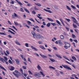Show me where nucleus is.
Returning a JSON list of instances; mask_svg holds the SVG:
<instances>
[{
	"mask_svg": "<svg viewBox=\"0 0 79 79\" xmlns=\"http://www.w3.org/2000/svg\"><path fill=\"white\" fill-rule=\"evenodd\" d=\"M31 34L34 39H44V36L42 35L39 33H35L34 31H31Z\"/></svg>",
	"mask_w": 79,
	"mask_h": 79,
	"instance_id": "nucleus-1",
	"label": "nucleus"
},
{
	"mask_svg": "<svg viewBox=\"0 0 79 79\" xmlns=\"http://www.w3.org/2000/svg\"><path fill=\"white\" fill-rule=\"evenodd\" d=\"M13 74L18 78L19 77V76L18 75L19 74V72L18 70H15L14 72H13Z\"/></svg>",
	"mask_w": 79,
	"mask_h": 79,
	"instance_id": "nucleus-2",
	"label": "nucleus"
},
{
	"mask_svg": "<svg viewBox=\"0 0 79 79\" xmlns=\"http://www.w3.org/2000/svg\"><path fill=\"white\" fill-rule=\"evenodd\" d=\"M0 61H2V63H5V62H6V64H8V62H6V61L4 59H3L2 57H0Z\"/></svg>",
	"mask_w": 79,
	"mask_h": 79,
	"instance_id": "nucleus-3",
	"label": "nucleus"
},
{
	"mask_svg": "<svg viewBox=\"0 0 79 79\" xmlns=\"http://www.w3.org/2000/svg\"><path fill=\"white\" fill-rule=\"evenodd\" d=\"M62 66L65 69H69V70H72V69L71 68L69 67L67 65H62Z\"/></svg>",
	"mask_w": 79,
	"mask_h": 79,
	"instance_id": "nucleus-4",
	"label": "nucleus"
},
{
	"mask_svg": "<svg viewBox=\"0 0 79 79\" xmlns=\"http://www.w3.org/2000/svg\"><path fill=\"white\" fill-rule=\"evenodd\" d=\"M40 56H41V57L43 59L47 58V56H46L42 55L41 54H40Z\"/></svg>",
	"mask_w": 79,
	"mask_h": 79,
	"instance_id": "nucleus-5",
	"label": "nucleus"
},
{
	"mask_svg": "<svg viewBox=\"0 0 79 79\" xmlns=\"http://www.w3.org/2000/svg\"><path fill=\"white\" fill-rule=\"evenodd\" d=\"M44 10L45 11H46V12L49 13H52V11L50 10H47L45 9H44Z\"/></svg>",
	"mask_w": 79,
	"mask_h": 79,
	"instance_id": "nucleus-6",
	"label": "nucleus"
},
{
	"mask_svg": "<svg viewBox=\"0 0 79 79\" xmlns=\"http://www.w3.org/2000/svg\"><path fill=\"white\" fill-rule=\"evenodd\" d=\"M65 45L66 46H67L68 47H69L71 46V45H70V44L67 42H65Z\"/></svg>",
	"mask_w": 79,
	"mask_h": 79,
	"instance_id": "nucleus-7",
	"label": "nucleus"
},
{
	"mask_svg": "<svg viewBox=\"0 0 79 79\" xmlns=\"http://www.w3.org/2000/svg\"><path fill=\"white\" fill-rule=\"evenodd\" d=\"M72 18L73 19V21L74 22V23H76L77 22V20H76V19L74 17H72Z\"/></svg>",
	"mask_w": 79,
	"mask_h": 79,
	"instance_id": "nucleus-8",
	"label": "nucleus"
},
{
	"mask_svg": "<svg viewBox=\"0 0 79 79\" xmlns=\"http://www.w3.org/2000/svg\"><path fill=\"white\" fill-rule=\"evenodd\" d=\"M27 23L29 26H34V25L31 24V22L29 21H27Z\"/></svg>",
	"mask_w": 79,
	"mask_h": 79,
	"instance_id": "nucleus-9",
	"label": "nucleus"
},
{
	"mask_svg": "<svg viewBox=\"0 0 79 79\" xmlns=\"http://www.w3.org/2000/svg\"><path fill=\"white\" fill-rule=\"evenodd\" d=\"M34 75L35 77H37V76H40L39 73H35L34 74Z\"/></svg>",
	"mask_w": 79,
	"mask_h": 79,
	"instance_id": "nucleus-10",
	"label": "nucleus"
},
{
	"mask_svg": "<svg viewBox=\"0 0 79 79\" xmlns=\"http://www.w3.org/2000/svg\"><path fill=\"white\" fill-rule=\"evenodd\" d=\"M38 15H37V17H38V18H39L40 19H42V17L40 16H41V15L38 14Z\"/></svg>",
	"mask_w": 79,
	"mask_h": 79,
	"instance_id": "nucleus-11",
	"label": "nucleus"
},
{
	"mask_svg": "<svg viewBox=\"0 0 79 79\" xmlns=\"http://www.w3.org/2000/svg\"><path fill=\"white\" fill-rule=\"evenodd\" d=\"M20 56L22 58V59H23L24 61H26V62H27L26 61V59L25 58L23 57L24 56L22 55H21Z\"/></svg>",
	"mask_w": 79,
	"mask_h": 79,
	"instance_id": "nucleus-12",
	"label": "nucleus"
},
{
	"mask_svg": "<svg viewBox=\"0 0 79 79\" xmlns=\"http://www.w3.org/2000/svg\"><path fill=\"white\" fill-rule=\"evenodd\" d=\"M56 56H57V57H58V58H60V59H62V57H61V56L58 54H56Z\"/></svg>",
	"mask_w": 79,
	"mask_h": 79,
	"instance_id": "nucleus-13",
	"label": "nucleus"
},
{
	"mask_svg": "<svg viewBox=\"0 0 79 79\" xmlns=\"http://www.w3.org/2000/svg\"><path fill=\"white\" fill-rule=\"evenodd\" d=\"M14 69H15V67L13 66H11L10 68V71H13Z\"/></svg>",
	"mask_w": 79,
	"mask_h": 79,
	"instance_id": "nucleus-14",
	"label": "nucleus"
},
{
	"mask_svg": "<svg viewBox=\"0 0 79 79\" xmlns=\"http://www.w3.org/2000/svg\"><path fill=\"white\" fill-rule=\"evenodd\" d=\"M37 68L38 69V70H40L41 69V67L40 66L39 64H38V65L37 66Z\"/></svg>",
	"mask_w": 79,
	"mask_h": 79,
	"instance_id": "nucleus-15",
	"label": "nucleus"
},
{
	"mask_svg": "<svg viewBox=\"0 0 79 79\" xmlns=\"http://www.w3.org/2000/svg\"><path fill=\"white\" fill-rule=\"evenodd\" d=\"M58 43L60 46L63 45V44L62 43L61 41V40H59Z\"/></svg>",
	"mask_w": 79,
	"mask_h": 79,
	"instance_id": "nucleus-16",
	"label": "nucleus"
},
{
	"mask_svg": "<svg viewBox=\"0 0 79 79\" xmlns=\"http://www.w3.org/2000/svg\"><path fill=\"white\" fill-rule=\"evenodd\" d=\"M23 8L25 11L27 12V13H30L29 12V10L26 9L25 7H24Z\"/></svg>",
	"mask_w": 79,
	"mask_h": 79,
	"instance_id": "nucleus-17",
	"label": "nucleus"
},
{
	"mask_svg": "<svg viewBox=\"0 0 79 79\" xmlns=\"http://www.w3.org/2000/svg\"><path fill=\"white\" fill-rule=\"evenodd\" d=\"M40 48H41L42 49H43V50H45V48H44V47H43L42 46L40 45L39 46Z\"/></svg>",
	"mask_w": 79,
	"mask_h": 79,
	"instance_id": "nucleus-18",
	"label": "nucleus"
},
{
	"mask_svg": "<svg viewBox=\"0 0 79 79\" xmlns=\"http://www.w3.org/2000/svg\"><path fill=\"white\" fill-rule=\"evenodd\" d=\"M47 19L49 21H51V22H53V19H50L49 18H47Z\"/></svg>",
	"mask_w": 79,
	"mask_h": 79,
	"instance_id": "nucleus-19",
	"label": "nucleus"
},
{
	"mask_svg": "<svg viewBox=\"0 0 79 79\" xmlns=\"http://www.w3.org/2000/svg\"><path fill=\"white\" fill-rule=\"evenodd\" d=\"M15 61L16 62L17 64H19V59H15Z\"/></svg>",
	"mask_w": 79,
	"mask_h": 79,
	"instance_id": "nucleus-20",
	"label": "nucleus"
},
{
	"mask_svg": "<svg viewBox=\"0 0 79 79\" xmlns=\"http://www.w3.org/2000/svg\"><path fill=\"white\" fill-rule=\"evenodd\" d=\"M8 32H10V33H11V34H15V33L11 31L10 30H8Z\"/></svg>",
	"mask_w": 79,
	"mask_h": 79,
	"instance_id": "nucleus-21",
	"label": "nucleus"
},
{
	"mask_svg": "<svg viewBox=\"0 0 79 79\" xmlns=\"http://www.w3.org/2000/svg\"><path fill=\"white\" fill-rule=\"evenodd\" d=\"M35 5H37V6H42V5H41V4L39 3H35Z\"/></svg>",
	"mask_w": 79,
	"mask_h": 79,
	"instance_id": "nucleus-22",
	"label": "nucleus"
},
{
	"mask_svg": "<svg viewBox=\"0 0 79 79\" xmlns=\"http://www.w3.org/2000/svg\"><path fill=\"white\" fill-rule=\"evenodd\" d=\"M23 26H26V27H27L28 28H30V27L29 26H28L27 24L26 23H23Z\"/></svg>",
	"mask_w": 79,
	"mask_h": 79,
	"instance_id": "nucleus-23",
	"label": "nucleus"
},
{
	"mask_svg": "<svg viewBox=\"0 0 79 79\" xmlns=\"http://www.w3.org/2000/svg\"><path fill=\"white\" fill-rule=\"evenodd\" d=\"M56 22L57 23V24L60 25V26H61V24L60 22L58 20H56Z\"/></svg>",
	"mask_w": 79,
	"mask_h": 79,
	"instance_id": "nucleus-24",
	"label": "nucleus"
},
{
	"mask_svg": "<svg viewBox=\"0 0 79 79\" xmlns=\"http://www.w3.org/2000/svg\"><path fill=\"white\" fill-rule=\"evenodd\" d=\"M63 57L65 58V59L66 60H68V61H70L69 60V59H68V58L67 57H66V56H63Z\"/></svg>",
	"mask_w": 79,
	"mask_h": 79,
	"instance_id": "nucleus-25",
	"label": "nucleus"
},
{
	"mask_svg": "<svg viewBox=\"0 0 79 79\" xmlns=\"http://www.w3.org/2000/svg\"><path fill=\"white\" fill-rule=\"evenodd\" d=\"M14 24L16 26H19V24L18 22H16L15 21H14Z\"/></svg>",
	"mask_w": 79,
	"mask_h": 79,
	"instance_id": "nucleus-26",
	"label": "nucleus"
},
{
	"mask_svg": "<svg viewBox=\"0 0 79 79\" xmlns=\"http://www.w3.org/2000/svg\"><path fill=\"white\" fill-rule=\"evenodd\" d=\"M0 68L1 69H3V70H4V71H6V70L5 69V68H4L3 67V66L1 65H0Z\"/></svg>",
	"mask_w": 79,
	"mask_h": 79,
	"instance_id": "nucleus-27",
	"label": "nucleus"
},
{
	"mask_svg": "<svg viewBox=\"0 0 79 79\" xmlns=\"http://www.w3.org/2000/svg\"><path fill=\"white\" fill-rule=\"evenodd\" d=\"M60 38L61 39L63 40L64 39V36L63 35H60Z\"/></svg>",
	"mask_w": 79,
	"mask_h": 79,
	"instance_id": "nucleus-28",
	"label": "nucleus"
},
{
	"mask_svg": "<svg viewBox=\"0 0 79 79\" xmlns=\"http://www.w3.org/2000/svg\"><path fill=\"white\" fill-rule=\"evenodd\" d=\"M49 59L52 62H55V59H53L52 58H50Z\"/></svg>",
	"mask_w": 79,
	"mask_h": 79,
	"instance_id": "nucleus-29",
	"label": "nucleus"
},
{
	"mask_svg": "<svg viewBox=\"0 0 79 79\" xmlns=\"http://www.w3.org/2000/svg\"><path fill=\"white\" fill-rule=\"evenodd\" d=\"M66 7H67V8L69 10H70V11H71V8H70L69 6H66Z\"/></svg>",
	"mask_w": 79,
	"mask_h": 79,
	"instance_id": "nucleus-30",
	"label": "nucleus"
},
{
	"mask_svg": "<svg viewBox=\"0 0 79 79\" xmlns=\"http://www.w3.org/2000/svg\"><path fill=\"white\" fill-rule=\"evenodd\" d=\"M0 35H6V34L5 33L0 32Z\"/></svg>",
	"mask_w": 79,
	"mask_h": 79,
	"instance_id": "nucleus-31",
	"label": "nucleus"
},
{
	"mask_svg": "<svg viewBox=\"0 0 79 79\" xmlns=\"http://www.w3.org/2000/svg\"><path fill=\"white\" fill-rule=\"evenodd\" d=\"M49 68H50V69H55V68L52 66H49Z\"/></svg>",
	"mask_w": 79,
	"mask_h": 79,
	"instance_id": "nucleus-32",
	"label": "nucleus"
},
{
	"mask_svg": "<svg viewBox=\"0 0 79 79\" xmlns=\"http://www.w3.org/2000/svg\"><path fill=\"white\" fill-rule=\"evenodd\" d=\"M71 7L73 8V9H76V7L73 5H71Z\"/></svg>",
	"mask_w": 79,
	"mask_h": 79,
	"instance_id": "nucleus-33",
	"label": "nucleus"
},
{
	"mask_svg": "<svg viewBox=\"0 0 79 79\" xmlns=\"http://www.w3.org/2000/svg\"><path fill=\"white\" fill-rule=\"evenodd\" d=\"M40 72L41 74H42V76H43V77H44V76H45V75H44V73H43V72H42L40 71Z\"/></svg>",
	"mask_w": 79,
	"mask_h": 79,
	"instance_id": "nucleus-34",
	"label": "nucleus"
},
{
	"mask_svg": "<svg viewBox=\"0 0 79 79\" xmlns=\"http://www.w3.org/2000/svg\"><path fill=\"white\" fill-rule=\"evenodd\" d=\"M73 27H74V28H77V26L76 25H75L74 23H73Z\"/></svg>",
	"mask_w": 79,
	"mask_h": 79,
	"instance_id": "nucleus-35",
	"label": "nucleus"
},
{
	"mask_svg": "<svg viewBox=\"0 0 79 79\" xmlns=\"http://www.w3.org/2000/svg\"><path fill=\"white\" fill-rule=\"evenodd\" d=\"M72 59H73L74 60H76V57H75L74 56H72Z\"/></svg>",
	"mask_w": 79,
	"mask_h": 79,
	"instance_id": "nucleus-36",
	"label": "nucleus"
},
{
	"mask_svg": "<svg viewBox=\"0 0 79 79\" xmlns=\"http://www.w3.org/2000/svg\"><path fill=\"white\" fill-rule=\"evenodd\" d=\"M46 26L47 27H50V23H48L47 24Z\"/></svg>",
	"mask_w": 79,
	"mask_h": 79,
	"instance_id": "nucleus-37",
	"label": "nucleus"
},
{
	"mask_svg": "<svg viewBox=\"0 0 79 79\" xmlns=\"http://www.w3.org/2000/svg\"><path fill=\"white\" fill-rule=\"evenodd\" d=\"M32 14H34V15H35L36 14V12L35 11V10H33L32 11Z\"/></svg>",
	"mask_w": 79,
	"mask_h": 79,
	"instance_id": "nucleus-38",
	"label": "nucleus"
},
{
	"mask_svg": "<svg viewBox=\"0 0 79 79\" xmlns=\"http://www.w3.org/2000/svg\"><path fill=\"white\" fill-rule=\"evenodd\" d=\"M25 45L26 47H29V44L28 43H25Z\"/></svg>",
	"mask_w": 79,
	"mask_h": 79,
	"instance_id": "nucleus-39",
	"label": "nucleus"
},
{
	"mask_svg": "<svg viewBox=\"0 0 79 79\" xmlns=\"http://www.w3.org/2000/svg\"><path fill=\"white\" fill-rule=\"evenodd\" d=\"M14 16L15 17H16V18H18V16L15 13H14Z\"/></svg>",
	"mask_w": 79,
	"mask_h": 79,
	"instance_id": "nucleus-40",
	"label": "nucleus"
},
{
	"mask_svg": "<svg viewBox=\"0 0 79 79\" xmlns=\"http://www.w3.org/2000/svg\"><path fill=\"white\" fill-rule=\"evenodd\" d=\"M38 43L39 44H43V42L41 41H39L38 42Z\"/></svg>",
	"mask_w": 79,
	"mask_h": 79,
	"instance_id": "nucleus-41",
	"label": "nucleus"
},
{
	"mask_svg": "<svg viewBox=\"0 0 79 79\" xmlns=\"http://www.w3.org/2000/svg\"><path fill=\"white\" fill-rule=\"evenodd\" d=\"M15 43L16 44L19 45H20V43H19V42L18 41H15Z\"/></svg>",
	"mask_w": 79,
	"mask_h": 79,
	"instance_id": "nucleus-42",
	"label": "nucleus"
},
{
	"mask_svg": "<svg viewBox=\"0 0 79 79\" xmlns=\"http://www.w3.org/2000/svg\"><path fill=\"white\" fill-rule=\"evenodd\" d=\"M28 72L29 73V74H31V75H32V72H31V71L30 70H28Z\"/></svg>",
	"mask_w": 79,
	"mask_h": 79,
	"instance_id": "nucleus-43",
	"label": "nucleus"
},
{
	"mask_svg": "<svg viewBox=\"0 0 79 79\" xmlns=\"http://www.w3.org/2000/svg\"><path fill=\"white\" fill-rule=\"evenodd\" d=\"M22 68L23 69H27V68L26 67L24 66H22Z\"/></svg>",
	"mask_w": 79,
	"mask_h": 79,
	"instance_id": "nucleus-44",
	"label": "nucleus"
},
{
	"mask_svg": "<svg viewBox=\"0 0 79 79\" xmlns=\"http://www.w3.org/2000/svg\"><path fill=\"white\" fill-rule=\"evenodd\" d=\"M51 24L52 26H55V25H56V24L55 23H51Z\"/></svg>",
	"mask_w": 79,
	"mask_h": 79,
	"instance_id": "nucleus-45",
	"label": "nucleus"
},
{
	"mask_svg": "<svg viewBox=\"0 0 79 79\" xmlns=\"http://www.w3.org/2000/svg\"><path fill=\"white\" fill-rule=\"evenodd\" d=\"M8 61L9 63H10V64H13V62H12V61H11V60H9Z\"/></svg>",
	"mask_w": 79,
	"mask_h": 79,
	"instance_id": "nucleus-46",
	"label": "nucleus"
},
{
	"mask_svg": "<svg viewBox=\"0 0 79 79\" xmlns=\"http://www.w3.org/2000/svg\"><path fill=\"white\" fill-rule=\"evenodd\" d=\"M72 37H73V39H75L76 38V36H75V35L73 34H72Z\"/></svg>",
	"mask_w": 79,
	"mask_h": 79,
	"instance_id": "nucleus-47",
	"label": "nucleus"
},
{
	"mask_svg": "<svg viewBox=\"0 0 79 79\" xmlns=\"http://www.w3.org/2000/svg\"><path fill=\"white\" fill-rule=\"evenodd\" d=\"M34 10H39V9L36 8V6H35L34 7Z\"/></svg>",
	"mask_w": 79,
	"mask_h": 79,
	"instance_id": "nucleus-48",
	"label": "nucleus"
},
{
	"mask_svg": "<svg viewBox=\"0 0 79 79\" xmlns=\"http://www.w3.org/2000/svg\"><path fill=\"white\" fill-rule=\"evenodd\" d=\"M34 55H36V56H39V54L37 53L36 52H35L34 53Z\"/></svg>",
	"mask_w": 79,
	"mask_h": 79,
	"instance_id": "nucleus-49",
	"label": "nucleus"
},
{
	"mask_svg": "<svg viewBox=\"0 0 79 79\" xmlns=\"http://www.w3.org/2000/svg\"><path fill=\"white\" fill-rule=\"evenodd\" d=\"M11 2H10V3H11V4H14L15 3V2H14V1H13V0H11Z\"/></svg>",
	"mask_w": 79,
	"mask_h": 79,
	"instance_id": "nucleus-50",
	"label": "nucleus"
},
{
	"mask_svg": "<svg viewBox=\"0 0 79 79\" xmlns=\"http://www.w3.org/2000/svg\"><path fill=\"white\" fill-rule=\"evenodd\" d=\"M20 71L22 74H23V69H20Z\"/></svg>",
	"mask_w": 79,
	"mask_h": 79,
	"instance_id": "nucleus-51",
	"label": "nucleus"
},
{
	"mask_svg": "<svg viewBox=\"0 0 79 79\" xmlns=\"http://www.w3.org/2000/svg\"><path fill=\"white\" fill-rule=\"evenodd\" d=\"M12 27L13 28L15 29V30L16 31H18V30L17 29H16V27H15V26H12Z\"/></svg>",
	"mask_w": 79,
	"mask_h": 79,
	"instance_id": "nucleus-52",
	"label": "nucleus"
},
{
	"mask_svg": "<svg viewBox=\"0 0 79 79\" xmlns=\"http://www.w3.org/2000/svg\"><path fill=\"white\" fill-rule=\"evenodd\" d=\"M29 20H31V21H33V22H34V23H35V21H34V20H33L32 19L30 18L29 19Z\"/></svg>",
	"mask_w": 79,
	"mask_h": 79,
	"instance_id": "nucleus-53",
	"label": "nucleus"
},
{
	"mask_svg": "<svg viewBox=\"0 0 79 79\" xmlns=\"http://www.w3.org/2000/svg\"><path fill=\"white\" fill-rule=\"evenodd\" d=\"M6 52L7 55H10V52H9L8 50H6Z\"/></svg>",
	"mask_w": 79,
	"mask_h": 79,
	"instance_id": "nucleus-54",
	"label": "nucleus"
},
{
	"mask_svg": "<svg viewBox=\"0 0 79 79\" xmlns=\"http://www.w3.org/2000/svg\"><path fill=\"white\" fill-rule=\"evenodd\" d=\"M65 62H66V63H67L69 64H70V65H71V64H71V63H69L67 61H65Z\"/></svg>",
	"mask_w": 79,
	"mask_h": 79,
	"instance_id": "nucleus-55",
	"label": "nucleus"
},
{
	"mask_svg": "<svg viewBox=\"0 0 79 79\" xmlns=\"http://www.w3.org/2000/svg\"><path fill=\"white\" fill-rule=\"evenodd\" d=\"M27 6H32V4H31V3H28L27 4Z\"/></svg>",
	"mask_w": 79,
	"mask_h": 79,
	"instance_id": "nucleus-56",
	"label": "nucleus"
},
{
	"mask_svg": "<svg viewBox=\"0 0 79 79\" xmlns=\"http://www.w3.org/2000/svg\"><path fill=\"white\" fill-rule=\"evenodd\" d=\"M4 58L5 61H7L8 60V58L6 57H4Z\"/></svg>",
	"mask_w": 79,
	"mask_h": 79,
	"instance_id": "nucleus-57",
	"label": "nucleus"
},
{
	"mask_svg": "<svg viewBox=\"0 0 79 79\" xmlns=\"http://www.w3.org/2000/svg\"><path fill=\"white\" fill-rule=\"evenodd\" d=\"M28 61H29L30 63H32V62H31V60H30V58H28Z\"/></svg>",
	"mask_w": 79,
	"mask_h": 79,
	"instance_id": "nucleus-58",
	"label": "nucleus"
},
{
	"mask_svg": "<svg viewBox=\"0 0 79 79\" xmlns=\"http://www.w3.org/2000/svg\"><path fill=\"white\" fill-rule=\"evenodd\" d=\"M65 19H66V20L67 21H68V22H69V21H70V19H69L65 18Z\"/></svg>",
	"mask_w": 79,
	"mask_h": 79,
	"instance_id": "nucleus-59",
	"label": "nucleus"
},
{
	"mask_svg": "<svg viewBox=\"0 0 79 79\" xmlns=\"http://www.w3.org/2000/svg\"><path fill=\"white\" fill-rule=\"evenodd\" d=\"M74 41L75 42H76V43H77L78 42L77 41V40H74Z\"/></svg>",
	"mask_w": 79,
	"mask_h": 79,
	"instance_id": "nucleus-60",
	"label": "nucleus"
},
{
	"mask_svg": "<svg viewBox=\"0 0 79 79\" xmlns=\"http://www.w3.org/2000/svg\"><path fill=\"white\" fill-rule=\"evenodd\" d=\"M76 76H77V75H74V77H75V78H76V79H79L78 77H77Z\"/></svg>",
	"mask_w": 79,
	"mask_h": 79,
	"instance_id": "nucleus-61",
	"label": "nucleus"
},
{
	"mask_svg": "<svg viewBox=\"0 0 79 79\" xmlns=\"http://www.w3.org/2000/svg\"><path fill=\"white\" fill-rule=\"evenodd\" d=\"M8 23H9V24H10V25H11V24H12V23H11V22H10V21L8 20Z\"/></svg>",
	"mask_w": 79,
	"mask_h": 79,
	"instance_id": "nucleus-62",
	"label": "nucleus"
},
{
	"mask_svg": "<svg viewBox=\"0 0 79 79\" xmlns=\"http://www.w3.org/2000/svg\"><path fill=\"white\" fill-rule=\"evenodd\" d=\"M53 48L55 50H57V48H56V47H53Z\"/></svg>",
	"mask_w": 79,
	"mask_h": 79,
	"instance_id": "nucleus-63",
	"label": "nucleus"
},
{
	"mask_svg": "<svg viewBox=\"0 0 79 79\" xmlns=\"http://www.w3.org/2000/svg\"><path fill=\"white\" fill-rule=\"evenodd\" d=\"M68 47H67V46L66 45L64 46V48H66V49H68Z\"/></svg>",
	"mask_w": 79,
	"mask_h": 79,
	"instance_id": "nucleus-64",
	"label": "nucleus"
}]
</instances>
